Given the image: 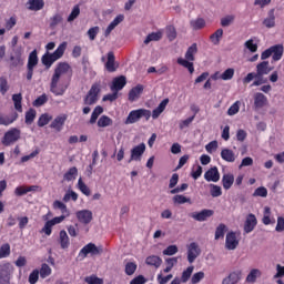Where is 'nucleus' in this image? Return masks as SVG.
<instances>
[{
	"instance_id": "79ce46f5",
	"label": "nucleus",
	"mask_w": 284,
	"mask_h": 284,
	"mask_svg": "<svg viewBox=\"0 0 284 284\" xmlns=\"http://www.w3.org/2000/svg\"><path fill=\"white\" fill-rule=\"evenodd\" d=\"M190 26L193 30H203L205 28V20L203 18L191 20Z\"/></svg>"
},
{
	"instance_id": "e433bc0d",
	"label": "nucleus",
	"mask_w": 284,
	"mask_h": 284,
	"mask_svg": "<svg viewBox=\"0 0 284 284\" xmlns=\"http://www.w3.org/2000/svg\"><path fill=\"white\" fill-rule=\"evenodd\" d=\"M79 176V169L77 166H72L64 173L63 180L64 181H74Z\"/></svg>"
},
{
	"instance_id": "ea45409f",
	"label": "nucleus",
	"mask_w": 284,
	"mask_h": 284,
	"mask_svg": "<svg viewBox=\"0 0 284 284\" xmlns=\"http://www.w3.org/2000/svg\"><path fill=\"white\" fill-rule=\"evenodd\" d=\"M53 210H60L62 212V214H64V217L70 216V212L68 211V206L59 200H55L53 202Z\"/></svg>"
},
{
	"instance_id": "393cba45",
	"label": "nucleus",
	"mask_w": 284,
	"mask_h": 284,
	"mask_svg": "<svg viewBox=\"0 0 284 284\" xmlns=\"http://www.w3.org/2000/svg\"><path fill=\"white\" fill-rule=\"evenodd\" d=\"M65 48H68V43L62 42L53 53L49 54L52 63H54V61H59V59H61V57H63V54L65 52Z\"/></svg>"
},
{
	"instance_id": "4c0bfd02",
	"label": "nucleus",
	"mask_w": 284,
	"mask_h": 284,
	"mask_svg": "<svg viewBox=\"0 0 284 284\" xmlns=\"http://www.w3.org/2000/svg\"><path fill=\"white\" fill-rule=\"evenodd\" d=\"M263 24L265 28H274L276 26V17L274 16V9L268 11V17L264 19Z\"/></svg>"
},
{
	"instance_id": "4be33fe9",
	"label": "nucleus",
	"mask_w": 284,
	"mask_h": 284,
	"mask_svg": "<svg viewBox=\"0 0 284 284\" xmlns=\"http://www.w3.org/2000/svg\"><path fill=\"white\" fill-rule=\"evenodd\" d=\"M26 59L23 58V54L21 51H16L11 57H10V68H21L23 65Z\"/></svg>"
},
{
	"instance_id": "20e7f679",
	"label": "nucleus",
	"mask_w": 284,
	"mask_h": 284,
	"mask_svg": "<svg viewBox=\"0 0 284 284\" xmlns=\"http://www.w3.org/2000/svg\"><path fill=\"white\" fill-rule=\"evenodd\" d=\"M88 254L91 256H99V254H103V247L97 246L94 243H89L80 250L78 258L83 261L84 258H88Z\"/></svg>"
},
{
	"instance_id": "f03ea898",
	"label": "nucleus",
	"mask_w": 284,
	"mask_h": 284,
	"mask_svg": "<svg viewBox=\"0 0 284 284\" xmlns=\"http://www.w3.org/2000/svg\"><path fill=\"white\" fill-rule=\"evenodd\" d=\"M143 116L146 121H150V116H152V112L148 109L133 110L129 113L124 123L125 125H132V123L139 122V120L143 119Z\"/></svg>"
},
{
	"instance_id": "8fccbe9b",
	"label": "nucleus",
	"mask_w": 284,
	"mask_h": 284,
	"mask_svg": "<svg viewBox=\"0 0 284 284\" xmlns=\"http://www.w3.org/2000/svg\"><path fill=\"white\" fill-rule=\"evenodd\" d=\"M34 119H37V111L34 109H30L26 113V123L27 125H32L34 122Z\"/></svg>"
},
{
	"instance_id": "6e6d98bb",
	"label": "nucleus",
	"mask_w": 284,
	"mask_h": 284,
	"mask_svg": "<svg viewBox=\"0 0 284 284\" xmlns=\"http://www.w3.org/2000/svg\"><path fill=\"white\" fill-rule=\"evenodd\" d=\"M210 187H211V196H213V199H216L223 194L221 186L216 184H211Z\"/></svg>"
},
{
	"instance_id": "1a4fd4ad",
	"label": "nucleus",
	"mask_w": 284,
	"mask_h": 284,
	"mask_svg": "<svg viewBox=\"0 0 284 284\" xmlns=\"http://www.w3.org/2000/svg\"><path fill=\"white\" fill-rule=\"evenodd\" d=\"M100 92L101 89L99 88V84H93L89 90L88 94L83 99L84 105H94L97 101H99Z\"/></svg>"
},
{
	"instance_id": "69168bd1",
	"label": "nucleus",
	"mask_w": 284,
	"mask_h": 284,
	"mask_svg": "<svg viewBox=\"0 0 284 284\" xmlns=\"http://www.w3.org/2000/svg\"><path fill=\"white\" fill-rule=\"evenodd\" d=\"M134 272H136V263L133 262H129L125 265V274L128 276H132V274H134Z\"/></svg>"
},
{
	"instance_id": "dca6fc26",
	"label": "nucleus",
	"mask_w": 284,
	"mask_h": 284,
	"mask_svg": "<svg viewBox=\"0 0 284 284\" xmlns=\"http://www.w3.org/2000/svg\"><path fill=\"white\" fill-rule=\"evenodd\" d=\"M210 216H214V211L207 209L191 214V219H194V221H199L200 223H203V221H207Z\"/></svg>"
},
{
	"instance_id": "864d4df0",
	"label": "nucleus",
	"mask_w": 284,
	"mask_h": 284,
	"mask_svg": "<svg viewBox=\"0 0 284 284\" xmlns=\"http://www.w3.org/2000/svg\"><path fill=\"white\" fill-rule=\"evenodd\" d=\"M50 121H52V116H50L49 114H42L38 120V126L44 128V125H48Z\"/></svg>"
},
{
	"instance_id": "c85d7f7f",
	"label": "nucleus",
	"mask_w": 284,
	"mask_h": 284,
	"mask_svg": "<svg viewBox=\"0 0 284 284\" xmlns=\"http://www.w3.org/2000/svg\"><path fill=\"white\" fill-rule=\"evenodd\" d=\"M221 159L226 161V163H234V161H236V154L230 149H222Z\"/></svg>"
},
{
	"instance_id": "6ab92c4d",
	"label": "nucleus",
	"mask_w": 284,
	"mask_h": 284,
	"mask_svg": "<svg viewBox=\"0 0 284 284\" xmlns=\"http://www.w3.org/2000/svg\"><path fill=\"white\" fill-rule=\"evenodd\" d=\"M75 216L80 223L88 225L92 223V211L90 210H81L75 213Z\"/></svg>"
},
{
	"instance_id": "473e14b6",
	"label": "nucleus",
	"mask_w": 284,
	"mask_h": 284,
	"mask_svg": "<svg viewBox=\"0 0 284 284\" xmlns=\"http://www.w3.org/2000/svg\"><path fill=\"white\" fill-rule=\"evenodd\" d=\"M59 243L62 250H68V247H70V237L64 230L60 231Z\"/></svg>"
},
{
	"instance_id": "5701e85b",
	"label": "nucleus",
	"mask_w": 284,
	"mask_h": 284,
	"mask_svg": "<svg viewBox=\"0 0 284 284\" xmlns=\"http://www.w3.org/2000/svg\"><path fill=\"white\" fill-rule=\"evenodd\" d=\"M144 87L143 84H138L132 88L129 92V101L133 103V101H139L141 99V94H143Z\"/></svg>"
},
{
	"instance_id": "9b49d317",
	"label": "nucleus",
	"mask_w": 284,
	"mask_h": 284,
	"mask_svg": "<svg viewBox=\"0 0 284 284\" xmlns=\"http://www.w3.org/2000/svg\"><path fill=\"white\" fill-rule=\"evenodd\" d=\"M63 221H65V215L57 216L52 220L47 221L44 226L42 227V232L47 236H50V234H52V227H54V225H59V223H63Z\"/></svg>"
},
{
	"instance_id": "a878e982",
	"label": "nucleus",
	"mask_w": 284,
	"mask_h": 284,
	"mask_svg": "<svg viewBox=\"0 0 284 284\" xmlns=\"http://www.w3.org/2000/svg\"><path fill=\"white\" fill-rule=\"evenodd\" d=\"M267 105V97L263 93H255L254 95V108L255 110H261Z\"/></svg>"
},
{
	"instance_id": "680f3d73",
	"label": "nucleus",
	"mask_w": 284,
	"mask_h": 284,
	"mask_svg": "<svg viewBox=\"0 0 284 284\" xmlns=\"http://www.w3.org/2000/svg\"><path fill=\"white\" fill-rule=\"evenodd\" d=\"M179 252V246L170 245L163 251L164 256H174Z\"/></svg>"
},
{
	"instance_id": "f3484780",
	"label": "nucleus",
	"mask_w": 284,
	"mask_h": 284,
	"mask_svg": "<svg viewBox=\"0 0 284 284\" xmlns=\"http://www.w3.org/2000/svg\"><path fill=\"white\" fill-rule=\"evenodd\" d=\"M205 181L213 182V183H219L221 181V173H219V168L213 166L210 170H207L204 174Z\"/></svg>"
},
{
	"instance_id": "423d86ee",
	"label": "nucleus",
	"mask_w": 284,
	"mask_h": 284,
	"mask_svg": "<svg viewBox=\"0 0 284 284\" xmlns=\"http://www.w3.org/2000/svg\"><path fill=\"white\" fill-rule=\"evenodd\" d=\"M39 65V57L37 55V50H33L28 58L27 63V81H32L34 74V68Z\"/></svg>"
},
{
	"instance_id": "72a5a7b5",
	"label": "nucleus",
	"mask_w": 284,
	"mask_h": 284,
	"mask_svg": "<svg viewBox=\"0 0 284 284\" xmlns=\"http://www.w3.org/2000/svg\"><path fill=\"white\" fill-rule=\"evenodd\" d=\"M108 72H116V63L114 62V52L110 51L108 53V61L105 63Z\"/></svg>"
},
{
	"instance_id": "3c124183",
	"label": "nucleus",
	"mask_w": 284,
	"mask_h": 284,
	"mask_svg": "<svg viewBox=\"0 0 284 284\" xmlns=\"http://www.w3.org/2000/svg\"><path fill=\"white\" fill-rule=\"evenodd\" d=\"M240 110H241V101H236L229 108L227 114L229 116H234V114H239Z\"/></svg>"
},
{
	"instance_id": "e2e57ef3",
	"label": "nucleus",
	"mask_w": 284,
	"mask_h": 284,
	"mask_svg": "<svg viewBox=\"0 0 284 284\" xmlns=\"http://www.w3.org/2000/svg\"><path fill=\"white\" fill-rule=\"evenodd\" d=\"M10 256V244L6 243L0 247V258H8Z\"/></svg>"
},
{
	"instance_id": "2eb2a0df",
	"label": "nucleus",
	"mask_w": 284,
	"mask_h": 284,
	"mask_svg": "<svg viewBox=\"0 0 284 284\" xmlns=\"http://www.w3.org/2000/svg\"><path fill=\"white\" fill-rule=\"evenodd\" d=\"M258 224V221L256 220V215L250 213L246 216V220L244 222V232L245 234H250L251 232H254V227Z\"/></svg>"
},
{
	"instance_id": "4468645a",
	"label": "nucleus",
	"mask_w": 284,
	"mask_h": 284,
	"mask_svg": "<svg viewBox=\"0 0 284 284\" xmlns=\"http://www.w3.org/2000/svg\"><path fill=\"white\" fill-rule=\"evenodd\" d=\"M272 70H274V68L270 67V61H262L256 65V74L260 79L270 74Z\"/></svg>"
},
{
	"instance_id": "bb28decb",
	"label": "nucleus",
	"mask_w": 284,
	"mask_h": 284,
	"mask_svg": "<svg viewBox=\"0 0 284 284\" xmlns=\"http://www.w3.org/2000/svg\"><path fill=\"white\" fill-rule=\"evenodd\" d=\"M284 48L283 44H275L271 47L272 60L281 61L283 59Z\"/></svg>"
},
{
	"instance_id": "0e129e2a",
	"label": "nucleus",
	"mask_w": 284,
	"mask_h": 284,
	"mask_svg": "<svg viewBox=\"0 0 284 284\" xmlns=\"http://www.w3.org/2000/svg\"><path fill=\"white\" fill-rule=\"evenodd\" d=\"M79 14H81V9L79 8V6H74L71 13L68 17V21L69 22L74 21V19H77V17H79Z\"/></svg>"
},
{
	"instance_id": "338daca9",
	"label": "nucleus",
	"mask_w": 284,
	"mask_h": 284,
	"mask_svg": "<svg viewBox=\"0 0 284 284\" xmlns=\"http://www.w3.org/2000/svg\"><path fill=\"white\" fill-rule=\"evenodd\" d=\"M253 196H261L262 199H265L267 196V189L264 186L257 187L254 191Z\"/></svg>"
},
{
	"instance_id": "4d7b16f0",
	"label": "nucleus",
	"mask_w": 284,
	"mask_h": 284,
	"mask_svg": "<svg viewBox=\"0 0 284 284\" xmlns=\"http://www.w3.org/2000/svg\"><path fill=\"white\" fill-rule=\"evenodd\" d=\"M220 78L223 80V81H230L232 79H234V69L230 68V69H226L221 75Z\"/></svg>"
},
{
	"instance_id": "13d9d810",
	"label": "nucleus",
	"mask_w": 284,
	"mask_h": 284,
	"mask_svg": "<svg viewBox=\"0 0 284 284\" xmlns=\"http://www.w3.org/2000/svg\"><path fill=\"white\" fill-rule=\"evenodd\" d=\"M204 278H205V273L203 271H200V272L193 274V276L191 277V283L192 284H199Z\"/></svg>"
},
{
	"instance_id": "bf43d9fd",
	"label": "nucleus",
	"mask_w": 284,
	"mask_h": 284,
	"mask_svg": "<svg viewBox=\"0 0 284 284\" xmlns=\"http://www.w3.org/2000/svg\"><path fill=\"white\" fill-rule=\"evenodd\" d=\"M173 277H174V275H172V274L163 276V273H160V274H158L156 281L159 284H168V283H170V281H172Z\"/></svg>"
},
{
	"instance_id": "58836bf2",
	"label": "nucleus",
	"mask_w": 284,
	"mask_h": 284,
	"mask_svg": "<svg viewBox=\"0 0 284 284\" xmlns=\"http://www.w3.org/2000/svg\"><path fill=\"white\" fill-rule=\"evenodd\" d=\"M28 6L29 10L38 12V10H43V6H45V2H43V0H29Z\"/></svg>"
},
{
	"instance_id": "412c9836",
	"label": "nucleus",
	"mask_w": 284,
	"mask_h": 284,
	"mask_svg": "<svg viewBox=\"0 0 284 284\" xmlns=\"http://www.w3.org/2000/svg\"><path fill=\"white\" fill-rule=\"evenodd\" d=\"M65 121H68V115L62 114L58 115L50 124V128L52 130H55V132H61L63 130V125H65Z\"/></svg>"
},
{
	"instance_id": "f8f14e48",
	"label": "nucleus",
	"mask_w": 284,
	"mask_h": 284,
	"mask_svg": "<svg viewBox=\"0 0 284 284\" xmlns=\"http://www.w3.org/2000/svg\"><path fill=\"white\" fill-rule=\"evenodd\" d=\"M243 278V271L236 270L231 272L222 280V284H237Z\"/></svg>"
},
{
	"instance_id": "603ef678",
	"label": "nucleus",
	"mask_w": 284,
	"mask_h": 284,
	"mask_svg": "<svg viewBox=\"0 0 284 284\" xmlns=\"http://www.w3.org/2000/svg\"><path fill=\"white\" fill-rule=\"evenodd\" d=\"M78 189L80 190V192H82V194H84L85 196H90L91 192H90V187H88L84 183H83V179L80 178L78 180Z\"/></svg>"
},
{
	"instance_id": "aec40b11",
	"label": "nucleus",
	"mask_w": 284,
	"mask_h": 284,
	"mask_svg": "<svg viewBox=\"0 0 284 284\" xmlns=\"http://www.w3.org/2000/svg\"><path fill=\"white\" fill-rule=\"evenodd\" d=\"M128 83V80L125 79L124 75H120L115 79H113L112 84H111V92H120V90H123Z\"/></svg>"
},
{
	"instance_id": "b1692460",
	"label": "nucleus",
	"mask_w": 284,
	"mask_h": 284,
	"mask_svg": "<svg viewBox=\"0 0 284 284\" xmlns=\"http://www.w3.org/2000/svg\"><path fill=\"white\" fill-rule=\"evenodd\" d=\"M17 119H19V113L17 112L11 113L9 115L0 113V125H6V126L12 125V123H14Z\"/></svg>"
},
{
	"instance_id": "2f4dec72",
	"label": "nucleus",
	"mask_w": 284,
	"mask_h": 284,
	"mask_svg": "<svg viewBox=\"0 0 284 284\" xmlns=\"http://www.w3.org/2000/svg\"><path fill=\"white\" fill-rule=\"evenodd\" d=\"M261 276H263V272H261V270H258V268H253L247 274L245 282L246 283H256V280L261 278Z\"/></svg>"
},
{
	"instance_id": "f704fd0d",
	"label": "nucleus",
	"mask_w": 284,
	"mask_h": 284,
	"mask_svg": "<svg viewBox=\"0 0 284 284\" xmlns=\"http://www.w3.org/2000/svg\"><path fill=\"white\" fill-rule=\"evenodd\" d=\"M222 185L224 190H230L234 185V174L227 173L222 178Z\"/></svg>"
},
{
	"instance_id": "7ed1b4c3",
	"label": "nucleus",
	"mask_w": 284,
	"mask_h": 284,
	"mask_svg": "<svg viewBox=\"0 0 284 284\" xmlns=\"http://www.w3.org/2000/svg\"><path fill=\"white\" fill-rule=\"evenodd\" d=\"M21 140V130L18 128L9 129L4 135L2 136L1 143L4 148H10V145H14L18 141Z\"/></svg>"
},
{
	"instance_id": "a211bd4d",
	"label": "nucleus",
	"mask_w": 284,
	"mask_h": 284,
	"mask_svg": "<svg viewBox=\"0 0 284 284\" xmlns=\"http://www.w3.org/2000/svg\"><path fill=\"white\" fill-rule=\"evenodd\" d=\"M236 247H239V239L236 237V233L231 231L226 234L225 248L236 250Z\"/></svg>"
},
{
	"instance_id": "0eeeda50",
	"label": "nucleus",
	"mask_w": 284,
	"mask_h": 284,
	"mask_svg": "<svg viewBox=\"0 0 284 284\" xmlns=\"http://www.w3.org/2000/svg\"><path fill=\"white\" fill-rule=\"evenodd\" d=\"M14 273V266L10 263L0 264V284H10V278Z\"/></svg>"
},
{
	"instance_id": "f257e3e1",
	"label": "nucleus",
	"mask_w": 284,
	"mask_h": 284,
	"mask_svg": "<svg viewBox=\"0 0 284 284\" xmlns=\"http://www.w3.org/2000/svg\"><path fill=\"white\" fill-rule=\"evenodd\" d=\"M196 52H199V47L196 45V43H193L186 50L185 59H183V58L178 59L179 65L186 68L190 72V74H194V62H192V61H194V59H195L194 54H196Z\"/></svg>"
},
{
	"instance_id": "a19ab883",
	"label": "nucleus",
	"mask_w": 284,
	"mask_h": 284,
	"mask_svg": "<svg viewBox=\"0 0 284 284\" xmlns=\"http://www.w3.org/2000/svg\"><path fill=\"white\" fill-rule=\"evenodd\" d=\"M101 114H103V106H95L90 119L91 125H94V123H97V120L99 119V116H101Z\"/></svg>"
},
{
	"instance_id": "09e8293b",
	"label": "nucleus",
	"mask_w": 284,
	"mask_h": 284,
	"mask_svg": "<svg viewBox=\"0 0 284 284\" xmlns=\"http://www.w3.org/2000/svg\"><path fill=\"white\" fill-rule=\"evenodd\" d=\"M8 90H10L8 79H6V77H0V93L2 94V97H6Z\"/></svg>"
},
{
	"instance_id": "de8ad7c7",
	"label": "nucleus",
	"mask_w": 284,
	"mask_h": 284,
	"mask_svg": "<svg viewBox=\"0 0 284 284\" xmlns=\"http://www.w3.org/2000/svg\"><path fill=\"white\" fill-rule=\"evenodd\" d=\"M194 272V266H189L186 270H184L182 272V276H181V282L182 283H187V281H190V278H192V274Z\"/></svg>"
},
{
	"instance_id": "cd10ccee",
	"label": "nucleus",
	"mask_w": 284,
	"mask_h": 284,
	"mask_svg": "<svg viewBox=\"0 0 284 284\" xmlns=\"http://www.w3.org/2000/svg\"><path fill=\"white\" fill-rule=\"evenodd\" d=\"M168 103H170V99H164L156 109L152 112V119H159L163 112H165V108H168Z\"/></svg>"
},
{
	"instance_id": "052dcab7",
	"label": "nucleus",
	"mask_w": 284,
	"mask_h": 284,
	"mask_svg": "<svg viewBox=\"0 0 284 284\" xmlns=\"http://www.w3.org/2000/svg\"><path fill=\"white\" fill-rule=\"evenodd\" d=\"M173 203H176L178 205H183L185 203H191V200L184 195H175L173 196Z\"/></svg>"
},
{
	"instance_id": "5fc2aeb1",
	"label": "nucleus",
	"mask_w": 284,
	"mask_h": 284,
	"mask_svg": "<svg viewBox=\"0 0 284 284\" xmlns=\"http://www.w3.org/2000/svg\"><path fill=\"white\" fill-rule=\"evenodd\" d=\"M52 274V268H50V265L48 264H42L41 270H40V276L41 278H48Z\"/></svg>"
},
{
	"instance_id": "49530a36",
	"label": "nucleus",
	"mask_w": 284,
	"mask_h": 284,
	"mask_svg": "<svg viewBox=\"0 0 284 284\" xmlns=\"http://www.w3.org/2000/svg\"><path fill=\"white\" fill-rule=\"evenodd\" d=\"M226 232L227 226L225 224H219V226L215 230V241H219V239H224Z\"/></svg>"
},
{
	"instance_id": "c9c22d12",
	"label": "nucleus",
	"mask_w": 284,
	"mask_h": 284,
	"mask_svg": "<svg viewBox=\"0 0 284 284\" xmlns=\"http://www.w3.org/2000/svg\"><path fill=\"white\" fill-rule=\"evenodd\" d=\"M146 265H151L153 267H161L163 260L156 255H150L145 260Z\"/></svg>"
},
{
	"instance_id": "c756f323",
	"label": "nucleus",
	"mask_w": 284,
	"mask_h": 284,
	"mask_svg": "<svg viewBox=\"0 0 284 284\" xmlns=\"http://www.w3.org/2000/svg\"><path fill=\"white\" fill-rule=\"evenodd\" d=\"M262 223L264 225H274L276 223V220L272 217V210L270 209V206L264 207V216L262 219Z\"/></svg>"
},
{
	"instance_id": "6e6552de",
	"label": "nucleus",
	"mask_w": 284,
	"mask_h": 284,
	"mask_svg": "<svg viewBox=\"0 0 284 284\" xmlns=\"http://www.w3.org/2000/svg\"><path fill=\"white\" fill-rule=\"evenodd\" d=\"M201 256V246H199V243L192 242L189 245H186V257L189 263H194L196 258Z\"/></svg>"
},
{
	"instance_id": "c03bdc74",
	"label": "nucleus",
	"mask_w": 284,
	"mask_h": 284,
	"mask_svg": "<svg viewBox=\"0 0 284 284\" xmlns=\"http://www.w3.org/2000/svg\"><path fill=\"white\" fill-rule=\"evenodd\" d=\"M63 21V16L61 13H55L51 19H50V24L49 28L51 30H54Z\"/></svg>"
},
{
	"instance_id": "7c9ffc66",
	"label": "nucleus",
	"mask_w": 284,
	"mask_h": 284,
	"mask_svg": "<svg viewBox=\"0 0 284 284\" xmlns=\"http://www.w3.org/2000/svg\"><path fill=\"white\" fill-rule=\"evenodd\" d=\"M123 19H125V17L123 14H119L116 16L113 21L108 26L104 34L105 37H109L110 32H112V30H114V28H116V26H119V23H123Z\"/></svg>"
},
{
	"instance_id": "a18cd8bd",
	"label": "nucleus",
	"mask_w": 284,
	"mask_h": 284,
	"mask_svg": "<svg viewBox=\"0 0 284 284\" xmlns=\"http://www.w3.org/2000/svg\"><path fill=\"white\" fill-rule=\"evenodd\" d=\"M113 121L110 116L108 115H102L99 120H98V128H110V125H112Z\"/></svg>"
},
{
	"instance_id": "774afa93",
	"label": "nucleus",
	"mask_w": 284,
	"mask_h": 284,
	"mask_svg": "<svg viewBox=\"0 0 284 284\" xmlns=\"http://www.w3.org/2000/svg\"><path fill=\"white\" fill-rule=\"evenodd\" d=\"M84 281L88 284H103V281L97 277V275L87 276Z\"/></svg>"
},
{
	"instance_id": "37998d69",
	"label": "nucleus",
	"mask_w": 284,
	"mask_h": 284,
	"mask_svg": "<svg viewBox=\"0 0 284 284\" xmlns=\"http://www.w3.org/2000/svg\"><path fill=\"white\" fill-rule=\"evenodd\" d=\"M12 101L14 103V108L18 112H23V106L21 105V101H23V97L21 93H17L12 95Z\"/></svg>"
},
{
	"instance_id": "39448f33",
	"label": "nucleus",
	"mask_w": 284,
	"mask_h": 284,
	"mask_svg": "<svg viewBox=\"0 0 284 284\" xmlns=\"http://www.w3.org/2000/svg\"><path fill=\"white\" fill-rule=\"evenodd\" d=\"M65 90H68V84L63 83V79L51 78L50 92H52V94L55 97H63V94H65Z\"/></svg>"
},
{
	"instance_id": "ddd939ff",
	"label": "nucleus",
	"mask_w": 284,
	"mask_h": 284,
	"mask_svg": "<svg viewBox=\"0 0 284 284\" xmlns=\"http://www.w3.org/2000/svg\"><path fill=\"white\" fill-rule=\"evenodd\" d=\"M145 153V143H141L136 146H134L131 150V158L129 160V163H132V161H141V156Z\"/></svg>"
},
{
	"instance_id": "9d476101",
	"label": "nucleus",
	"mask_w": 284,
	"mask_h": 284,
	"mask_svg": "<svg viewBox=\"0 0 284 284\" xmlns=\"http://www.w3.org/2000/svg\"><path fill=\"white\" fill-rule=\"evenodd\" d=\"M70 72H72V67H70L68 62H60L57 64L52 77L62 80L63 77L70 74Z\"/></svg>"
}]
</instances>
